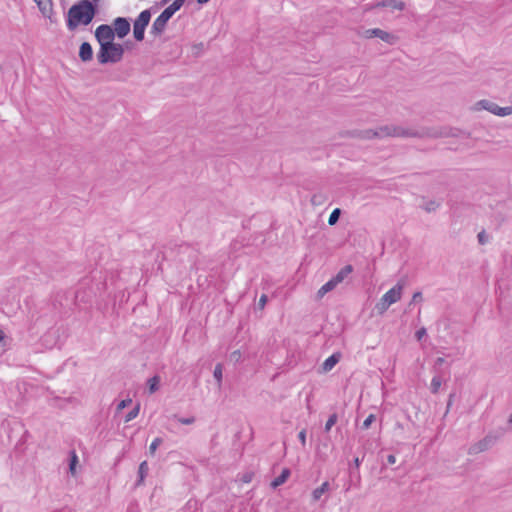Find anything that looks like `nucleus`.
<instances>
[{
	"instance_id": "obj_1",
	"label": "nucleus",
	"mask_w": 512,
	"mask_h": 512,
	"mask_svg": "<svg viewBox=\"0 0 512 512\" xmlns=\"http://www.w3.org/2000/svg\"><path fill=\"white\" fill-rule=\"evenodd\" d=\"M446 135L434 129H408L396 125H384L377 129L362 130L357 133V137L362 139L384 138V137H431L438 138Z\"/></svg>"
},
{
	"instance_id": "obj_2",
	"label": "nucleus",
	"mask_w": 512,
	"mask_h": 512,
	"mask_svg": "<svg viewBox=\"0 0 512 512\" xmlns=\"http://www.w3.org/2000/svg\"><path fill=\"white\" fill-rule=\"evenodd\" d=\"M96 14L95 5L89 0H81L74 4L68 11L67 27L74 31L79 25H88Z\"/></svg>"
},
{
	"instance_id": "obj_3",
	"label": "nucleus",
	"mask_w": 512,
	"mask_h": 512,
	"mask_svg": "<svg viewBox=\"0 0 512 512\" xmlns=\"http://www.w3.org/2000/svg\"><path fill=\"white\" fill-rule=\"evenodd\" d=\"M124 48L119 43H102L97 53V60L100 64L118 63L122 60Z\"/></svg>"
},
{
	"instance_id": "obj_4",
	"label": "nucleus",
	"mask_w": 512,
	"mask_h": 512,
	"mask_svg": "<svg viewBox=\"0 0 512 512\" xmlns=\"http://www.w3.org/2000/svg\"><path fill=\"white\" fill-rule=\"evenodd\" d=\"M403 284L397 283L394 287L388 290L376 303L375 309L379 314L385 313L388 308L401 299Z\"/></svg>"
},
{
	"instance_id": "obj_5",
	"label": "nucleus",
	"mask_w": 512,
	"mask_h": 512,
	"mask_svg": "<svg viewBox=\"0 0 512 512\" xmlns=\"http://www.w3.org/2000/svg\"><path fill=\"white\" fill-rule=\"evenodd\" d=\"M472 110L473 111L486 110L496 116L505 117V116L512 114V105L507 106V107H500L493 101H490L487 99H482V100L477 101L473 105Z\"/></svg>"
},
{
	"instance_id": "obj_6",
	"label": "nucleus",
	"mask_w": 512,
	"mask_h": 512,
	"mask_svg": "<svg viewBox=\"0 0 512 512\" xmlns=\"http://www.w3.org/2000/svg\"><path fill=\"white\" fill-rule=\"evenodd\" d=\"M151 19V11L146 9L142 11L135 19L133 24V35L137 41L144 39L145 29L148 26Z\"/></svg>"
},
{
	"instance_id": "obj_7",
	"label": "nucleus",
	"mask_w": 512,
	"mask_h": 512,
	"mask_svg": "<svg viewBox=\"0 0 512 512\" xmlns=\"http://www.w3.org/2000/svg\"><path fill=\"white\" fill-rule=\"evenodd\" d=\"M114 37H115L114 30L112 29L111 26L106 25V24H102V25L98 26L95 31V38L99 42L100 46H102V43L113 42Z\"/></svg>"
},
{
	"instance_id": "obj_8",
	"label": "nucleus",
	"mask_w": 512,
	"mask_h": 512,
	"mask_svg": "<svg viewBox=\"0 0 512 512\" xmlns=\"http://www.w3.org/2000/svg\"><path fill=\"white\" fill-rule=\"evenodd\" d=\"M364 36L368 39L377 37L388 44H394L398 39L395 35L379 28L367 29Z\"/></svg>"
},
{
	"instance_id": "obj_9",
	"label": "nucleus",
	"mask_w": 512,
	"mask_h": 512,
	"mask_svg": "<svg viewBox=\"0 0 512 512\" xmlns=\"http://www.w3.org/2000/svg\"><path fill=\"white\" fill-rule=\"evenodd\" d=\"M170 18L163 11L162 13L154 20L150 34L157 37L160 36L166 29L167 23Z\"/></svg>"
},
{
	"instance_id": "obj_10",
	"label": "nucleus",
	"mask_w": 512,
	"mask_h": 512,
	"mask_svg": "<svg viewBox=\"0 0 512 512\" xmlns=\"http://www.w3.org/2000/svg\"><path fill=\"white\" fill-rule=\"evenodd\" d=\"M493 443V438L490 436H486L483 439L479 440L478 442L472 444L468 449V454L476 455L481 452H484L488 450L493 445Z\"/></svg>"
},
{
	"instance_id": "obj_11",
	"label": "nucleus",
	"mask_w": 512,
	"mask_h": 512,
	"mask_svg": "<svg viewBox=\"0 0 512 512\" xmlns=\"http://www.w3.org/2000/svg\"><path fill=\"white\" fill-rule=\"evenodd\" d=\"M113 30L119 38H124L130 32V23L126 18L118 17L114 20Z\"/></svg>"
},
{
	"instance_id": "obj_12",
	"label": "nucleus",
	"mask_w": 512,
	"mask_h": 512,
	"mask_svg": "<svg viewBox=\"0 0 512 512\" xmlns=\"http://www.w3.org/2000/svg\"><path fill=\"white\" fill-rule=\"evenodd\" d=\"M373 8H389L402 11L405 8V3L398 0H382L376 3Z\"/></svg>"
},
{
	"instance_id": "obj_13",
	"label": "nucleus",
	"mask_w": 512,
	"mask_h": 512,
	"mask_svg": "<svg viewBox=\"0 0 512 512\" xmlns=\"http://www.w3.org/2000/svg\"><path fill=\"white\" fill-rule=\"evenodd\" d=\"M340 359L341 354L339 352L333 353L323 362L321 366V371L323 373L331 371L335 367V365L340 361Z\"/></svg>"
},
{
	"instance_id": "obj_14",
	"label": "nucleus",
	"mask_w": 512,
	"mask_h": 512,
	"mask_svg": "<svg viewBox=\"0 0 512 512\" xmlns=\"http://www.w3.org/2000/svg\"><path fill=\"white\" fill-rule=\"evenodd\" d=\"M79 57L83 62L91 61L93 58V49L90 43L83 42L79 48Z\"/></svg>"
},
{
	"instance_id": "obj_15",
	"label": "nucleus",
	"mask_w": 512,
	"mask_h": 512,
	"mask_svg": "<svg viewBox=\"0 0 512 512\" xmlns=\"http://www.w3.org/2000/svg\"><path fill=\"white\" fill-rule=\"evenodd\" d=\"M353 272V266L348 264L344 266L334 277H332V281L337 286L341 282L344 281V279Z\"/></svg>"
},
{
	"instance_id": "obj_16",
	"label": "nucleus",
	"mask_w": 512,
	"mask_h": 512,
	"mask_svg": "<svg viewBox=\"0 0 512 512\" xmlns=\"http://www.w3.org/2000/svg\"><path fill=\"white\" fill-rule=\"evenodd\" d=\"M183 0H174L168 7H166L163 12L167 14V16L171 19V17L181 9V7L184 5Z\"/></svg>"
},
{
	"instance_id": "obj_17",
	"label": "nucleus",
	"mask_w": 512,
	"mask_h": 512,
	"mask_svg": "<svg viewBox=\"0 0 512 512\" xmlns=\"http://www.w3.org/2000/svg\"><path fill=\"white\" fill-rule=\"evenodd\" d=\"M290 476V470L285 468L282 470L281 474L279 476H277L272 482H271V487L272 488H277L279 487L280 485L284 484L288 477Z\"/></svg>"
},
{
	"instance_id": "obj_18",
	"label": "nucleus",
	"mask_w": 512,
	"mask_h": 512,
	"mask_svg": "<svg viewBox=\"0 0 512 512\" xmlns=\"http://www.w3.org/2000/svg\"><path fill=\"white\" fill-rule=\"evenodd\" d=\"M148 471H149V467H148L147 461L141 462L139 465V469H138V480L136 482L137 486L143 484L144 479L148 474Z\"/></svg>"
},
{
	"instance_id": "obj_19",
	"label": "nucleus",
	"mask_w": 512,
	"mask_h": 512,
	"mask_svg": "<svg viewBox=\"0 0 512 512\" xmlns=\"http://www.w3.org/2000/svg\"><path fill=\"white\" fill-rule=\"evenodd\" d=\"M39 10L42 12L44 16H48L52 11V2L51 0H34Z\"/></svg>"
},
{
	"instance_id": "obj_20",
	"label": "nucleus",
	"mask_w": 512,
	"mask_h": 512,
	"mask_svg": "<svg viewBox=\"0 0 512 512\" xmlns=\"http://www.w3.org/2000/svg\"><path fill=\"white\" fill-rule=\"evenodd\" d=\"M329 490V482L325 481L318 488L314 489L312 492V497L314 501L320 500L322 495Z\"/></svg>"
},
{
	"instance_id": "obj_21",
	"label": "nucleus",
	"mask_w": 512,
	"mask_h": 512,
	"mask_svg": "<svg viewBox=\"0 0 512 512\" xmlns=\"http://www.w3.org/2000/svg\"><path fill=\"white\" fill-rule=\"evenodd\" d=\"M159 384H160V377L158 375H155V376L149 378L147 381L149 393L153 394L156 391H158Z\"/></svg>"
},
{
	"instance_id": "obj_22",
	"label": "nucleus",
	"mask_w": 512,
	"mask_h": 512,
	"mask_svg": "<svg viewBox=\"0 0 512 512\" xmlns=\"http://www.w3.org/2000/svg\"><path fill=\"white\" fill-rule=\"evenodd\" d=\"M336 288L335 283L330 279L326 282L317 292L318 298H322L326 293L334 290Z\"/></svg>"
},
{
	"instance_id": "obj_23",
	"label": "nucleus",
	"mask_w": 512,
	"mask_h": 512,
	"mask_svg": "<svg viewBox=\"0 0 512 512\" xmlns=\"http://www.w3.org/2000/svg\"><path fill=\"white\" fill-rule=\"evenodd\" d=\"M213 376L215 380L217 381L218 388H221L222 386V379H223V367L222 364L218 363L213 372Z\"/></svg>"
},
{
	"instance_id": "obj_24",
	"label": "nucleus",
	"mask_w": 512,
	"mask_h": 512,
	"mask_svg": "<svg viewBox=\"0 0 512 512\" xmlns=\"http://www.w3.org/2000/svg\"><path fill=\"white\" fill-rule=\"evenodd\" d=\"M441 384H442L441 378L438 376H434L431 380V385H430L431 392L433 394L438 393V391L441 387Z\"/></svg>"
},
{
	"instance_id": "obj_25",
	"label": "nucleus",
	"mask_w": 512,
	"mask_h": 512,
	"mask_svg": "<svg viewBox=\"0 0 512 512\" xmlns=\"http://www.w3.org/2000/svg\"><path fill=\"white\" fill-rule=\"evenodd\" d=\"M338 420V416L336 413H333L329 416L328 420L326 421V424H325V427H324V430L325 432H329L331 430V428L336 424Z\"/></svg>"
},
{
	"instance_id": "obj_26",
	"label": "nucleus",
	"mask_w": 512,
	"mask_h": 512,
	"mask_svg": "<svg viewBox=\"0 0 512 512\" xmlns=\"http://www.w3.org/2000/svg\"><path fill=\"white\" fill-rule=\"evenodd\" d=\"M340 214L341 210L339 208L334 209L328 218V224L335 225L339 220Z\"/></svg>"
},
{
	"instance_id": "obj_27",
	"label": "nucleus",
	"mask_w": 512,
	"mask_h": 512,
	"mask_svg": "<svg viewBox=\"0 0 512 512\" xmlns=\"http://www.w3.org/2000/svg\"><path fill=\"white\" fill-rule=\"evenodd\" d=\"M426 212H433L439 207V203L434 200H430L421 206Z\"/></svg>"
},
{
	"instance_id": "obj_28",
	"label": "nucleus",
	"mask_w": 512,
	"mask_h": 512,
	"mask_svg": "<svg viewBox=\"0 0 512 512\" xmlns=\"http://www.w3.org/2000/svg\"><path fill=\"white\" fill-rule=\"evenodd\" d=\"M140 411V404H137L126 416H125V422H129L136 418Z\"/></svg>"
},
{
	"instance_id": "obj_29",
	"label": "nucleus",
	"mask_w": 512,
	"mask_h": 512,
	"mask_svg": "<svg viewBox=\"0 0 512 512\" xmlns=\"http://www.w3.org/2000/svg\"><path fill=\"white\" fill-rule=\"evenodd\" d=\"M163 442L162 438L157 437L155 438L152 443L149 446V453L150 455H154L159 445H161Z\"/></svg>"
},
{
	"instance_id": "obj_30",
	"label": "nucleus",
	"mask_w": 512,
	"mask_h": 512,
	"mask_svg": "<svg viewBox=\"0 0 512 512\" xmlns=\"http://www.w3.org/2000/svg\"><path fill=\"white\" fill-rule=\"evenodd\" d=\"M179 423L183 424V425H191L195 422V417L194 416H191V417H178L177 415H174L173 416Z\"/></svg>"
},
{
	"instance_id": "obj_31",
	"label": "nucleus",
	"mask_w": 512,
	"mask_h": 512,
	"mask_svg": "<svg viewBox=\"0 0 512 512\" xmlns=\"http://www.w3.org/2000/svg\"><path fill=\"white\" fill-rule=\"evenodd\" d=\"M204 50V44L202 42L192 45V54L195 57H199Z\"/></svg>"
},
{
	"instance_id": "obj_32",
	"label": "nucleus",
	"mask_w": 512,
	"mask_h": 512,
	"mask_svg": "<svg viewBox=\"0 0 512 512\" xmlns=\"http://www.w3.org/2000/svg\"><path fill=\"white\" fill-rule=\"evenodd\" d=\"M376 417L374 414H370L363 422L362 424V428L363 429H368L371 424L375 421Z\"/></svg>"
},
{
	"instance_id": "obj_33",
	"label": "nucleus",
	"mask_w": 512,
	"mask_h": 512,
	"mask_svg": "<svg viewBox=\"0 0 512 512\" xmlns=\"http://www.w3.org/2000/svg\"><path fill=\"white\" fill-rule=\"evenodd\" d=\"M131 403H132V399H130V398H127V399H124V400L120 401L118 403V405H117V411L123 410L128 405H130Z\"/></svg>"
},
{
	"instance_id": "obj_34",
	"label": "nucleus",
	"mask_w": 512,
	"mask_h": 512,
	"mask_svg": "<svg viewBox=\"0 0 512 512\" xmlns=\"http://www.w3.org/2000/svg\"><path fill=\"white\" fill-rule=\"evenodd\" d=\"M77 460V455L75 454V452H72V457L69 464V469L72 474L75 473V465L77 463Z\"/></svg>"
},
{
	"instance_id": "obj_35",
	"label": "nucleus",
	"mask_w": 512,
	"mask_h": 512,
	"mask_svg": "<svg viewBox=\"0 0 512 512\" xmlns=\"http://www.w3.org/2000/svg\"><path fill=\"white\" fill-rule=\"evenodd\" d=\"M427 334L426 329L424 327L420 328L416 331L415 337L418 341H420L423 337H425Z\"/></svg>"
},
{
	"instance_id": "obj_36",
	"label": "nucleus",
	"mask_w": 512,
	"mask_h": 512,
	"mask_svg": "<svg viewBox=\"0 0 512 512\" xmlns=\"http://www.w3.org/2000/svg\"><path fill=\"white\" fill-rule=\"evenodd\" d=\"M298 438L302 444L303 447H305L306 445V430L305 429H302L299 434H298Z\"/></svg>"
},
{
	"instance_id": "obj_37",
	"label": "nucleus",
	"mask_w": 512,
	"mask_h": 512,
	"mask_svg": "<svg viewBox=\"0 0 512 512\" xmlns=\"http://www.w3.org/2000/svg\"><path fill=\"white\" fill-rule=\"evenodd\" d=\"M267 300H268V298H267V296L265 294L261 295V297H260V299L258 301V307L260 309H263L265 307L266 303H267Z\"/></svg>"
},
{
	"instance_id": "obj_38",
	"label": "nucleus",
	"mask_w": 512,
	"mask_h": 512,
	"mask_svg": "<svg viewBox=\"0 0 512 512\" xmlns=\"http://www.w3.org/2000/svg\"><path fill=\"white\" fill-rule=\"evenodd\" d=\"M252 477H253L252 473H245L242 476L241 481L244 482V483H250L252 481Z\"/></svg>"
},
{
	"instance_id": "obj_39",
	"label": "nucleus",
	"mask_w": 512,
	"mask_h": 512,
	"mask_svg": "<svg viewBox=\"0 0 512 512\" xmlns=\"http://www.w3.org/2000/svg\"><path fill=\"white\" fill-rule=\"evenodd\" d=\"M231 359H233L236 362H238L241 359V352L239 350L233 351L231 353Z\"/></svg>"
},
{
	"instance_id": "obj_40",
	"label": "nucleus",
	"mask_w": 512,
	"mask_h": 512,
	"mask_svg": "<svg viewBox=\"0 0 512 512\" xmlns=\"http://www.w3.org/2000/svg\"><path fill=\"white\" fill-rule=\"evenodd\" d=\"M422 300V293L421 292H415L412 297L413 302L421 301Z\"/></svg>"
},
{
	"instance_id": "obj_41",
	"label": "nucleus",
	"mask_w": 512,
	"mask_h": 512,
	"mask_svg": "<svg viewBox=\"0 0 512 512\" xmlns=\"http://www.w3.org/2000/svg\"><path fill=\"white\" fill-rule=\"evenodd\" d=\"M453 397H454V394H450L449 395V399H448V403H447V409H446L445 414H447L449 412L450 407L452 406Z\"/></svg>"
},
{
	"instance_id": "obj_42",
	"label": "nucleus",
	"mask_w": 512,
	"mask_h": 512,
	"mask_svg": "<svg viewBox=\"0 0 512 512\" xmlns=\"http://www.w3.org/2000/svg\"><path fill=\"white\" fill-rule=\"evenodd\" d=\"M478 241L480 244H484L486 242L485 233L483 231L478 234Z\"/></svg>"
},
{
	"instance_id": "obj_43",
	"label": "nucleus",
	"mask_w": 512,
	"mask_h": 512,
	"mask_svg": "<svg viewBox=\"0 0 512 512\" xmlns=\"http://www.w3.org/2000/svg\"><path fill=\"white\" fill-rule=\"evenodd\" d=\"M387 462H388V464H391V465L395 464V462H396L395 455H393V454L388 455L387 456Z\"/></svg>"
},
{
	"instance_id": "obj_44",
	"label": "nucleus",
	"mask_w": 512,
	"mask_h": 512,
	"mask_svg": "<svg viewBox=\"0 0 512 512\" xmlns=\"http://www.w3.org/2000/svg\"><path fill=\"white\" fill-rule=\"evenodd\" d=\"M395 429H396V430L403 431V430H404V426H403V424H402V423H400V422H396V424H395Z\"/></svg>"
},
{
	"instance_id": "obj_45",
	"label": "nucleus",
	"mask_w": 512,
	"mask_h": 512,
	"mask_svg": "<svg viewBox=\"0 0 512 512\" xmlns=\"http://www.w3.org/2000/svg\"><path fill=\"white\" fill-rule=\"evenodd\" d=\"M508 429L512 431V413L510 414L509 418H508Z\"/></svg>"
},
{
	"instance_id": "obj_46",
	"label": "nucleus",
	"mask_w": 512,
	"mask_h": 512,
	"mask_svg": "<svg viewBox=\"0 0 512 512\" xmlns=\"http://www.w3.org/2000/svg\"><path fill=\"white\" fill-rule=\"evenodd\" d=\"M445 362L444 358L438 357L436 359V365H442Z\"/></svg>"
},
{
	"instance_id": "obj_47",
	"label": "nucleus",
	"mask_w": 512,
	"mask_h": 512,
	"mask_svg": "<svg viewBox=\"0 0 512 512\" xmlns=\"http://www.w3.org/2000/svg\"><path fill=\"white\" fill-rule=\"evenodd\" d=\"M196 1H197L198 4L203 5V4L208 3L210 0H196Z\"/></svg>"
},
{
	"instance_id": "obj_48",
	"label": "nucleus",
	"mask_w": 512,
	"mask_h": 512,
	"mask_svg": "<svg viewBox=\"0 0 512 512\" xmlns=\"http://www.w3.org/2000/svg\"><path fill=\"white\" fill-rule=\"evenodd\" d=\"M5 338V333L0 329V342Z\"/></svg>"
},
{
	"instance_id": "obj_49",
	"label": "nucleus",
	"mask_w": 512,
	"mask_h": 512,
	"mask_svg": "<svg viewBox=\"0 0 512 512\" xmlns=\"http://www.w3.org/2000/svg\"><path fill=\"white\" fill-rule=\"evenodd\" d=\"M354 464H355V466H356V467H359V465H360V460H359V458H358V457H356V458L354 459Z\"/></svg>"
}]
</instances>
